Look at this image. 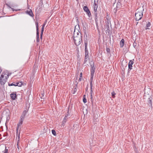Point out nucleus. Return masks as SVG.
Masks as SVG:
<instances>
[{
	"instance_id": "1",
	"label": "nucleus",
	"mask_w": 153,
	"mask_h": 153,
	"mask_svg": "<svg viewBox=\"0 0 153 153\" xmlns=\"http://www.w3.org/2000/svg\"><path fill=\"white\" fill-rule=\"evenodd\" d=\"M28 110V109L27 110V109L26 108V110H24L22 112V114L20 117V121L19 122V123L17 124L18 126H20V125H21L22 124L23 121L25 118V116L27 114V112ZM18 127L16 128L17 135L18 134Z\"/></svg>"
},
{
	"instance_id": "2",
	"label": "nucleus",
	"mask_w": 153,
	"mask_h": 153,
	"mask_svg": "<svg viewBox=\"0 0 153 153\" xmlns=\"http://www.w3.org/2000/svg\"><path fill=\"white\" fill-rule=\"evenodd\" d=\"M73 39L74 44L76 46L79 45L82 41V34H80L79 36H74Z\"/></svg>"
},
{
	"instance_id": "3",
	"label": "nucleus",
	"mask_w": 153,
	"mask_h": 153,
	"mask_svg": "<svg viewBox=\"0 0 153 153\" xmlns=\"http://www.w3.org/2000/svg\"><path fill=\"white\" fill-rule=\"evenodd\" d=\"M136 13L135 14V19L136 21H139L142 18L143 16V13L141 10H140L137 9L136 10Z\"/></svg>"
},
{
	"instance_id": "4",
	"label": "nucleus",
	"mask_w": 153,
	"mask_h": 153,
	"mask_svg": "<svg viewBox=\"0 0 153 153\" xmlns=\"http://www.w3.org/2000/svg\"><path fill=\"white\" fill-rule=\"evenodd\" d=\"M35 24L36 28V42H39V25L38 23L37 22V20H36V22H35Z\"/></svg>"
},
{
	"instance_id": "5",
	"label": "nucleus",
	"mask_w": 153,
	"mask_h": 153,
	"mask_svg": "<svg viewBox=\"0 0 153 153\" xmlns=\"http://www.w3.org/2000/svg\"><path fill=\"white\" fill-rule=\"evenodd\" d=\"M8 78L4 77L3 74H1L0 77V82L1 85H4L7 80Z\"/></svg>"
},
{
	"instance_id": "6",
	"label": "nucleus",
	"mask_w": 153,
	"mask_h": 153,
	"mask_svg": "<svg viewBox=\"0 0 153 153\" xmlns=\"http://www.w3.org/2000/svg\"><path fill=\"white\" fill-rule=\"evenodd\" d=\"M22 85V82H13L12 83H8V85L9 86H18L19 87H21Z\"/></svg>"
},
{
	"instance_id": "7",
	"label": "nucleus",
	"mask_w": 153,
	"mask_h": 153,
	"mask_svg": "<svg viewBox=\"0 0 153 153\" xmlns=\"http://www.w3.org/2000/svg\"><path fill=\"white\" fill-rule=\"evenodd\" d=\"M110 23L108 19H106V20L105 21V28L106 29V31L108 32L109 31V23Z\"/></svg>"
},
{
	"instance_id": "8",
	"label": "nucleus",
	"mask_w": 153,
	"mask_h": 153,
	"mask_svg": "<svg viewBox=\"0 0 153 153\" xmlns=\"http://www.w3.org/2000/svg\"><path fill=\"white\" fill-rule=\"evenodd\" d=\"M84 11L86 12L88 16L90 17L91 16V13L89 9L87 6H84L83 7Z\"/></svg>"
},
{
	"instance_id": "9",
	"label": "nucleus",
	"mask_w": 153,
	"mask_h": 153,
	"mask_svg": "<svg viewBox=\"0 0 153 153\" xmlns=\"http://www.w3.org/2000/svg\"><path fill=\"white\" fill-rule=\"evenodd\" d=\"M134 60V59H133V60H130L129 61V62L128 64V72H129V71L132 69V65L134 63L133 61Z\"/></svg>"
},
{
	"instance_id": "10",
	"label": "nucleus",
	"mask_w": 153,
	"mask_h": 153,
	"mask_svg": "<svg viewBox=\"0 0 153 153\" xmlns=\"http://www.w3.org/2000/svg\"><path fill=\"white\" fill-rule=\"evenodd\" d=\"M91 68V74H94V73L95 71V68L94 66V63H93V64L90 65Z\"/></svg>"
},
{
	"instance_id": "11",
	"label": "nucleus",
	"mask_w": 153,
	"mask_h": 153,
	"mask_svg": "<svg viewBox=\"0 0 153 153\" xmlns=\"http://www.w3.org/2000/svg\"><path fill=\"white\" fill-rule=\"evenodd\" d=\"M25 12L26 14H28L31 17H33L34 16L32 11L31 9H30V10H27Z\"/></svg>"
},
{
	"instance_id": "12",
	"label": "nucleus",
	"mask_w": 153,
	"mask_h": 153,
	"mask_svg": "<svg viewBox=\"0 0 153 153\" xmlns=\"http://www.w3.org/2000/svg\"><path fill=\"white\" fill-rule=\"evenodd\" d=\"M89 59V56L88 54H85L84 64L86 63L87 61Z\"/></svg>"
},
{
	"instance_id": "13",
	"label": "nucleus",
	"mask_w": 153,
	"mask_h": 153,
	"mask_svg": "<svg viewBox=\"0 0 153 153\" xmlns=\"http://www.w3.org/2000/svg\"><path fill=\"white\" fill-rule=\"evenodd\" d=\"M10 97L11 99L13 100L16 99V98L17 97V96L16 93H12L10 94Z\"/></svg>"
},
{
	"instance_id": "14",
	"label": "nucleus",
	"mask_w": 153,
	"mask_h": 153,
	"mask_svg": "<svg viewBox=\"0 0 153 153\" xmlns=\"http://www.w3.org/2000/svg\"><path fill=\"white\" fill-rule=\"evenodd\" d=\"M2 74H3L4 75H6V76H5V77L7 78H8L9 76L10 75L9 72L7 71H6L3 72Z\"/></svg>"
},
{
	"instance_id": "15",
	"label": "nucleus",
	"mask_w": 153,
	"mask_h": 153,
	"mask_svg": "<svg viewBox=\"0 0 153 153\" xmlns=\"http://www.w3.org/2000/svg\"><path fill=\"white\" fill-rule=\"evenodd\" d=\"M152 98L151 97H150L148 99V105L149 106H150L151 107H152Z\"/></svg>"
},
{
	"instance_id": "16",
	"label": "nucleus",
	"mask_w": 153,
	"mask_h": 153,
	"mask_svg": "<svg viewBox=\"0 0 153 153\" xmlns=\"http://www.w3.org/2000/svg\"><path fill=\"white\" fill-rule=\"evenodd\" d=\"M94 14L95 15V23H96V25L97 27V26H98L97 22L98 21V17H97V13H94Z\"/></svg>"
},
{
	"instance_id": "17",
	"label": "nucleus",
	"mask_w": 153,
	"mask_h": 153,
	"mask_svg": "<svg viewBox=\"0 0 153 153\" xmlns=\"http://www.w3.org/2000/svg\"><path fill=\"white\" fill-rule=\"evenodd\" d=\"M124 40L123 39H122L120 42V46L121 48H122L123 47L124 44Z\"/></svg>"
},
{
	"instance_id": "18",
	"label": "nucleus",
	"mask_w": 153,
	"mask_h": 153,
	"mask_svg": "<svg viewBox=\"0 0 153 153\" xmlns=\"http://www.w3.org/2000/svg\"><path fill=\"white\" fill-rule=\"evenodd\" d=\"M67 113H68V114L66 115L64 117V120L62 121V124L65 123L67 119V117L68 115V111L67 112Z\"/></svg>"
},
{
	"instance_id": "19",
	"label": "nucleus",
	"mask_w": 153,
	"mask_h": 153,
	"mask_svg": "<svg viewBox=\"0 0 153 153\" xmlns=\"http://www.w3.org/2000/svg\"><path fill=\"white\" fill-rule=\"evenodd\" d=\"M121 6V3L120 2H117V3L116 9L115 11V12H117V9H119L120 7Z\"/></svg>"
},
{
	"instance_id": "20",
	"label": "nucleus",
	"mask_w": 153,
	"mask_h": 153,
	"mask_svg": "<svg viewBox=\"0 0 153 153\" xmlns=\"http://www.w3.org/2000/svg\"><path fill=\"white\" fill-rule=\"evenodd\" d=\"M78 32H76L75 30H74V36H79V35L80 34H82L81 33H79V30H78Z\"/></svg>"
},
{
	"instance_id": "21",
	"label": "nucleus",
	"mask_w": 153,
	"mask_h": 153,
	"mask_svg": "<svg viewBox=\"0 0 153 153\" xmlns=\"http://www.w3.org/2000/svg\"><path fill=\"white\" fill-rule=\"evenodd\" d=\"M151 25V23L150 22H148L146 25V27L145 28V30L147 29H150L148 27H149Z\"/></svg>"
},
{
	"instance_id": "22",
	"label": "nucleus",
	"mask_w": 153,
	"mask_h": 153,
	"mask_svg": "<svg viewBox=\"0 0 153 153\" xmlns=\"http://www.w3.org/2000/svg\"><path fill=\"white\" fill-rule=\"evenodd\" d=\"M94 75V74H91L90 81V84H91H91H92V82H93V79Z\"/></svg>"
},
{
	"instance_id": "23",
	"label": "nucleus",
	"mask_w": 153,
	"mask_h": 153,
	"mask_svg": "<svg viewBox=\"0 0 153 153\" xmlns=\"http://www.w3.org/2000/svg\"><path fill=\"white\" fill-rule=\"evenodd\" d=\"M45 23H45L42 25V27L41 30V33H43V31H44V27H45Z\"/></svg>"
},
{
	"instance_id": "24",
	"label": "nucleus",
	"mask_w": 153,
	"mask_h": 153,
	"mask_svg": "<svg viewBox=\"0 0 153 153\" xmlns=\"http://www.w3.org/2000/svg\"><path fill=\"white\" fill-rule=\"evenodd\" d=\"M94 6H98V0H94Z\"/></svg>"
},
{
	"instance_id": "25",
	"label": "nucleus",
	"mask_w": 153,
	"mask_h": 153,
	"mask_svg": "<svg viewBox=\"0 0 153 153\" xmlns=\"http://www.w3.org/2000/svg\"><path fill=\"white\" fill-rule=\"evenodd\" d=\"M98 6H94V13H97V8Z\"/></svg>"
},
{
	"instance_id": "26",
	"label": "nucleus",
	"mask_w": 153,
	"mask_h": 153,
	"mask_svg": "<svg viewBox=\"0 0 153 153\" xmlns=\"http://www.w3.org/2000/svg\"><path fill=\"white\" fill-rule=\"evenodd\" d=\"M115 94H116L114 92V91L112 92L111 95H112V97L113 98H115Z\"/></svg>"
},
{
	"instance_id": "27",
	"label": "nucleus",
	"mask_w": 153,
	"mask_h": 153,
	"mask_svg": "<svg viewBox=\"0 0 153 153\" xmlns=\"http://www.w3.org/2000/svg\"><path fill=\"white\" fill-rule=\"evenodd\" d=\"M85 54H88V50L87 48H85Z\"/></svg>"
},
{
	"instance_id": "28",
	"label": "nucleus",
	"mask_w": 153,
	"mask_h": 153,
	"mask_svg": "<svg viewBox=\"0 0 153 153\" xmlns=\"http://www.w3.org/2000/svg\"><path fill=\"white\" fill-rule=\"evenodd\" d=\"M19 135L18 137V140L17 141V144L19 145V144L20 142V137H19Z\"/></svg>"
},
{
	"instance_id": "29",
	"label": "nucleus",
	"mask_w": 153,
	"mask_h": 153,
	"mask_svg": "<svg viewBox=\"0 0 153 153\" xmlns=\"http://www.w3.org/2000/svg\"><path fill=\"white\" fill-rule=\"evenodd\" d=\"M85 45V48H87V45H88V42L87 40H85L84 42Z\"/></svg>"
},
{
	"instance_id": "30",
	"label": "nucleus",
	"mask_w": 153,
	"mask_h": 153,
	"mask_svg": "<svg viewBox=\"0 0 153 153\" xmlns=\"http://www.w3.org/2000/svg\"><path fill=\"white\" fill-rule=\"evenodd\" d=\"M83 31L85 35H86V36H87L86 34V28L85 27H83Z\"/></svg>"
},
{
	"instance_id": "31",
	"label": "nucleus",
	"mask_w": 153,
	"mask_h": 153,
	"mask_svg": "<svg viewBox=\"0 0 153 153\" xmlns=\"http://www.w3.org/2000/svg\"><path fill=\"white\" fill-rule=\"evenodd\" d=\"M52 134L54 135V136H56V131L55 130H52Z\"/></svg>"
},
{
	"instance_id": "32",
	"label": "nucleus",
	"mask_w": 153,
	"mask_h": 153,
	"mask_svg": "<svg viewBox=\"0 0 153 153\" xmlns=\"http://www.w3.org/2000/svg\"><path fill=\"white\" fill-rule=\"evenodd\" d=\"M17 149H16V151L17 152H19L20 151V148H21V147H20L19 146V145L17 144L16 145Z\"/></svg>"
},
{
	"instance_id": "33",
	"label": "nucleus",
	"mask_w": 153,
	"mask_h": 153,
	"mask_svg": "<svg viewBox=\"0 0 153 153\" xmlns=\"http://www.w3.org/2000/svg\"><path fill=\"white\" fill-rule=\"evenodd\" d=\"M106 51L108 53H110V50L109 48H106Z\"/></svg>"
},
{
	"instance_id": "34",
	"label": "nucleus",
	"mask_w": 153,
	"mask_h": 153,
	"mask_svg": "<svg viewBox=\"0 0 153 153\" xmlns=\"http://www.w3.org/2000/svg\"><path fill=\"white\" fill-rule=\"evenodd\" d=\"M90 90H91V91H92V86H93V85L92 84H91V83L90 84Z\"/></svg>"
},
{
	"instance_id": "35",
	"label": "nucleus",
	"mask_w": 153,
	"mask_h": 153,
	"mask_svg": "<svg viewBox=\"0 0 153 153\" xmlns=\"http://www.w3.org/2000/svg\"><path fill=\"white\" fill-rule=\"evenodd\" d=\"M77 85H76V87L74 89V94L75 92H76L77 91Z\"/></svg>"
},
{
	"instance_id": "36",
	"label": "nucleus",
	"mask_w": 153,
	"mask_h": 153,
	"mask_svg": "<svg viewBox=\"0 0 153 153\" xmlns=\"http://www.w3.org/2000/svg\"><path fill=\"white\" fill-rule=\"evenodd\" d=\"M83 101L84 103H85L87 102V100L85 98H84L83 99Z\"/></svg>"
},
{
	"instance_id": "37",
	"label": "nucleus",
	"mask_w": 153,
	"mask_h": 153,
	"mask_svg": "<svg viewBox=\"0 0 153 153\" xmlns=\"http://www.w3.org/2000/svg\"><path fill=\"white\" fill-rule=\"evenodd\" d=\"M8 134L7 132H5L4 133V134H3V137H5V136H6Z\"/></svg>"
},
{
	"instance_id": "38",
	"label": "nucleus",
	"mask_w": 153,
	"mask_h": 153,
	"mask_svg": "<svg viewBox=\"0 0 153 153\" xmlns=\"http://www.w3.org/2000/svg\"><path fill=\"white\" fill-rule=\"evenodd\" d=\"M8 149H6V147H5V152L4 153H8Z\"/></svg>"
},
{
	"instance_id": "39",
	"label": "nucleus",
	"mask_w": 153,
	"mask_h": 153,
	"mask_svg": "<svg viewBox=\"0 0 153 153\" xmlns=\"http://www.w3.org/2000/svg\"><path fill=\"white\" fill-rule=\"evenodd\" d=\"M136 45H137V43L136 42H134L133 44V46H134V48H135V47L136 46Z\"/></svg>"
},
{
	"instance_id": "40",
	"label": "nucleus",
	"mask_w": 153,
	"mask_h": 153,
	"mask_svg": "<svg viewBox=\"0 0 153 153\" xmlns=\"http://www.w3.org/2000/svg\"><path fill=\"white\" fill-rule=\"evenodd\" d=\"M43 34V33H41V34H40V38L41 40H42V37Z\"/></svg>"
},
{
	"instance_id": "41",
	"label": "nucleus",
	"mask_w": 153,
	"mask_h": 153,
	"mask_svg": "<svg viewBox=\"0 0 153 153\" xmlns=\"http://www.w3.org/2000/svg\"><path fill=\"white\" fill-rule=\"evenodd\" d=\"M82 77V72L80 73V77Z\"/></svg>"
},
{
	"instance_id": "42",
	"label": "nucleus",
	"mask_w": 153,
	"mask_h": 153,
	"mask_svg": "<svg viewBox=\"0 0 153 153\" xmlns=\"http://www.w3.org/2000/svg\"><path fill=\"white\" fill-rule=\"evenodd\" d=\"M91 100L92 103V104H93V101L92 100V95H91Z\"/></svg>"
},
{
	"instance_id": "43",
	"label": "nucleus",
	"mask_w": 153,
	"mask_h": 153,
	"mask_svg": "<svg viewBox=\"0 0 153 153\" xmlns=\"http://www.w3.org/2000/svg\"><path fill=\"white\" fill-rule=\"evenodd\" d=\"M93 91H90V94H91V95H92V93H93Z\"/></svg>"
},
{
	"instance_id": "44",
	"label": "nucleus",
	"mask_w": 153,
	"mask_h": 153,
	"mask_svg": "<svg viewBox=\"0 0 153 153\" xmlns=\"http://www.w3.org/2000/svg\"><path fill=\"white\" fill-rule=\"evenodd\" d=\"M81 79H82L81 77H80L79 79V81H81Z\"/></svg>"
},
{
	"instance_id": "45",
	"label": "nucleus",
	"mask_w": 153,
	"mask_h": 153,
	"mask_svg": "<svg viewBox=\"0 0 153 153\" xmlns=\"http://www.w3.org/2000/svg\"><path fill=\"white\" fill-rule=\"evenodd\" d=\"M85 98V95H84L83 96V98Z\"/></svg>"
},
{
	"instance_id": "46",
	"label": "nucleus",
	"mask_w": 153,
	"mask_h": 153,
	"mask_svg": "<svg viewBox=\"0 0 153 153\" xmlns=\"http://www.w3.org/2000/svg\"><path fill=\"white\" fill-rule=\"evenodd\" d=\"M121 0H119V1H118V2H119L121 3Z\"/></svg>"
},
{
	"instance_id": "47",
	"label": "nucleus",
	"mask_w": 153,
	"mask_h": 153,
	"mask_svg": "<svg viewBox=\"0 0 153 153\" xmlns=\"http://www.w3.org/2000/svg\"><path fill=\"white\" fill-rule=\"evenodd\" d=\"M88 89V87H87L86 88V91H87Z\"/></svg>"
},
{
	"instance_id": "48",
	"label": "nucleus",
	"mask_w": 153,
	"mask_h": 153,
	"mask_svg": "<svg viewBox=\"0 0 153 153\" xmlns=\"http://www.w3.org/2000/svg\"><path fill=\"white\" fill-rule=\"evenodd\" d=\"M138 22H136V23H137V24L138 23Z\"/></svg>"
},
{
	"instance_id": "49",
	"label": "nucleus",
	"mask_w": 153,
	"mask_h": 153,
	"mask_svg": "<svg viewBox=\"0 0 153 153\" xmlns=\"http://www.w3.org/2000/svg\"><path fill=\"white\" fill-rule=\"evenodd\" d=\"M12 9L13 10V11L14 10H13V8H12Z\"/></svg>"
},
{
	"instance_id": "50",
	"label": "nucleus",
	"mask_w": 153,
	"mask_h": 153,
	"mask_svg": "<svg viewBox=\"0 0 153 153\" xmlns=\"http://www.w3.org/2000/svg\"><path fill=\"white\" fill-rule=\"evenodd\" d=\"M42 95H43V96H44V95L43 94H42Z\"/></svg>"
},
{
	"instance_id": "51",
	"label": "nucleus",
	"mask_w": 153,
	"mask_h": 153,
	"mask_svg": "<svg viewBox=\"0 0 153 153\" xmlns=\"http://www.w3.org/2000/svg\"><path fill=\"white\" fill-rule=\"evenodd\" d=\"M2 16H0V18L2 17Z\"/></svg>"
},
{
	"instance_id": "52",
	"label": "nucleus",
	"mask_w": 153,
	"mask_h": 153,
	"mask_svg": "<svg viewBox=\"0 0 153 153\" xmlns=\"http://www.w3.org/2000/svg\"><path fill=\"white\" fill-rule=\"evenodd\" d=\"M77 1L78 0H76Z\"/></svg>"
},
{
	"instance_id": "53",
	"label": "nucleus",
	"mask_w": 153,
	"mask_h": 153,
	"mask_svg": "<svg viewBox=\"0 0 153 153\" xmlns=\"http://www.w3.org/2000/svg\"><path fill=\"white\" fill-rule=\"evenodd\" d=\"M0 69H1L0 68Z\"/></svg>"
}]
</instances>
